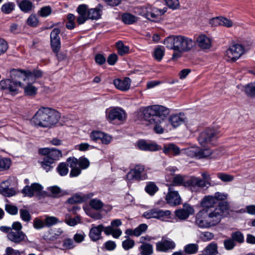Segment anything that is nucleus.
<instances>
[{
    "label": "nucleus",
    "mask_w": 255,
    "mask_h": 255,
    "mask_svg": "<svg viewBox=\"0 0 255 255\" xmlns=\"http://www.w3.org/2000/svg\"><path fill=\"white\" fill-rule=\"evenodd\" d=\"M144 120L153 126V131L157 134H162L169 122L172 127L176 128L185 122L186 117L183 113L173 114L168 119L167 117L170 110L163 106L155 105L140 108L139 112Z\"/></svg>",
    "instance_id": "nucleus-1"
},
{
    "label": "nucleus",
    "mask_w": 255,
    "mask_h": 255,
    "mask_svg": "<svg viewBox=\"0 0 255 255\" xmlns=\"http://www.w3.org/2000/svg\"><path fill=\"white\" fill-rule=\"evenodd\" d=\"M89 165L90 162L87 158L81 157L77 159L72 156L68 157L65 162L60 163L56 170L60 175L64 176L68 173V166H69L71 168L69 176L72 178L78 176L81 173L82 170L87 169Z\"/></svg>",
    "instance_id": "nucleus-2"
},
{
    "label": "nucleus",
    "mask_w": 255,
    "mask_h": 255,
    "mask_svg": "<svg viewBox=\"0 0 255 255\" xmlns=\"http://www.w3.org/2000/svg\"><path fill=\"white\" fill-rule=\"evenodd\" d=\"M22 79L24 81L27 79V70L19 68H12L9 70V78L0 81V87L2 90H6L13 94L19 93V87H22L23 84L18 81Z\"/></svg>",
    "instance_id": "nucleus-3"
},
{
    "label": "nucleus",
    "mask_w": 255,
    "mask_h": 255,
    "mask_svg": "<svg viewBox=\"0 0 255 255\" xmlns=\"http://www.w3.org/2000/svg\"><path fill=\"white\" fill-rule=\"evenodd\" d=\"M60 118V113L57 111L43 107L37 111L31 119L30 122L36 127L50 128L57 124Z\"/></svg>",
    "instance_id": "nucleus-4"
},
{
    "label": "nucleus",
    "mask_w": 255,
    "mask_h": 255,
    "mask_svg": "<svg viewBox=\"0 0 255 255\" xmlns=\"http://www.w3.org/2000/svg\"><path fill=\"white\" fill-rule=\"evenodd\" d=\"M217 202L212 195L206 196L201 202V206L203 208L201 211L212 214H219V217L224 218L227 217L230 213L229 203L227 201L220 202L217 206Z\"/></svg>",
    "instance_id": "nucleus-5"
},
{
    "label": "nucleus",
    "mask_w": 255,
    "mask_h": 255,
    "mask_svg": "<svg viewBox=\"0 0 255 255\" xmlns=\"http://www.w3.org/2000/svg\"><path fill=\"white\" fill-rule=\"evenodd\" d=\"M164 44L168 49L182 52L190 51L194 46L195 42L184 36L171 35L164 39Z\"/></svg>",
    "instance_id": "nucleus-6"
},
{
    "label": "nucleus",
    "mask_w": 255,
    "mask_h": 255,
    "mask_svg": "<svg viewBox=\"0 0 255 255\" xmlns=\"http://www.w3.org/2000/svg\"><path fill=\"white\" fill-rule=\"evenodd\" d=\"M103 6L99 3L96 7L88 9V6L83 4L79 5L77 11L79 14L77 18V22L78 24H83L87 20H98L100 18L102 15Z\"/></svg>",
    "instance_id": "nucleus-7"
},
{
    "label": "nucleus",
    "mask_w": 255,
    "mask_h": 255,
    "mask_svg": "<svg viewBox=\"0 0 255 255\" xmlns=\"http://www.w3.org/2000/svg\"><path fill=\"white\" fill-rule=\"evenodd\" d=\"M205 212L200 211L196 215V225L200 228H208L218 224L222 218L219 217V214Z\"/></svg>",
    "instance_id": "nucleus-8"
},
{
    "label": "nucleus",
    "mask_w": 255,
    "mask_h": 255,
    "mask_svg": "<svg viewBox=\"0 0 255 255\" xmlns=\"http://www.w3.org/2000/svg\"><path fill=\"white\" fill-rule=\"evenodd\" d=\"M147 178V169L142 164H136L127 174V180L128 181H139Z\"/></svg>",
    "instance_id": "nucleus-9"
},
{
    "label": "nucleus",
    "mask_w": 255,
    "mask_h": 255,
    "mask_svg": "<svg viewBox=\"0 0 255 255\" xmlns=\"http://www.w3.org/2000/svg\"><path fill=\"white\" fill-rule=\"evenodd\" d=\"M219 136V133L213 129H206L202 131L198 137V141L202 146L208 144H214L215 141Z\"/></svg>",
    "instance_id": "nucleus-10"
},
{
    "label": "nucleus",
    "mask_w": 255,
    "mask_h": 255,
    "mask_svg": "<svg viewBox=\"0 0 255 255\" xmlns=\"http://www.w3.org/2000/svg\"><path fill=\"white\" fill-rule=\"evenodd\" d=\"M171 212L169 210H163L154 208L148 210L143 213L142 216L147 219H156L162 221L170 218Z\"/></svg>",
    "instance_id": "nucleus-11"
},
{
    "label": "nucleus",
    "mask_w": 255,
    "mask_h": 255,
    "mask_svg": "<svg viewBox=\"0 0 255 255\" xmlns=\"http://www.w3.org/2000/svg\"><path fill=\"white\" fill-rule=\"evenodd\" d=\"M189 185V188L192 192H197L199 189L207 188L211 186V183L209 181H204L202 179L191 177L189 178V181L186 183Z\"/></svg>",
    "instance_id": "nucleus-12"
},
{
    "label": "nucleus",
    "mask_w": 255,
    "mask_h": 255,
    "mask_svg": "<svg viewBox=\"0 0 255 255\" xmlns=\"http://www.w3.org/2000/svg\"><path fill=\"white\" fill-rule=\"evenodd\" d=\"M122 225V222L120 219L113 220L111 225L105 227V234L107 235H112L113 238L118 239L122 234V231L120 229L115 228Z\"/></svg>",
    "instance_id": "nucleus-13"
},
{
    "label": "nucleus",
    "mask_w": 255,
    "mask_h": 255,
    "mask_svg": "<svg viewBox=\"0 0 255 255\" xmlns=\"http://www.w3.org/2000/svg\"><path fill=\"white\" fill-rule=\"evenodd\" d=\"M243 48L239 44H235L231 46L226 51V54L228 61H235L244 53Z\"/></svg>",
    "instance_id": "nucleus-14"
},
{
    "label": "nucleus",
    "mask_w": 255,
    "mask_h": 255,
    "mask_svg": "<svg viewBox=\"0 0 255 255\" xmlns=\"http://www.w3.org/2000/svg\"><path fill=\"white\" fill-rule=\"evenodd\" d=\"M91 139L94 141H100L102 144H109L113 139L110 134L99 130L92 131L90 135Z\"/></svg>",
    "instance_id": "nucleus-15"
},
{
    "label": "nucleus",
    "mask_w": 255,
    "mask_h": 255,
    "mask_svg": "<svg viewBox=\"0 0 255 255\" xmlns=\"http://www.w3.org/2000/svg\"><path fill=\"white\" fill-rule=\"evenodd\" d=\"M106 117L110 122L114 120L123 121L126 119V113L122 109L115 108L111 109H107L106 111Z\"/></svg>",
    "instance_id": "nucleus-16"
},
{
    "label": "nucleus",
    "mask_w": 255,
    "mask_h": 255,
    "mask_svg": "<svg viewBox=\"0 0 255 255\" xmlns=\"http://www.w3.org/2000/svg\"><path fill=\"white\" fill-rule=\"evenodd\" d=\"M43 189L41 185L38 183H33L30 186H25L21 191L24 196L32 197L35 195H38Z\"/></svg>",
    "instance_id": "nucleus-17"
},
{
    "label": "nucleus",
    "mask_w": 255,
    "mask_h": 255,
    "mask_svg": "<svg viewBox=\"0 0 255 255\" xmlns=\"http://www.w3.org/2000/svg\"><path fill=\"white\" fill-rule=\"evenodd\" d=\"M165 199L167 203L171 206L179 205L181 202V199L178 191L174 190L172 185L169 186L168 192Z\"/></svg>",
    "instance_id": "nucleus-18"
},
{
    "label": "nucleus",
    "mask_w": 255,
    "mask_h": 255,
    "mask_svg": "<svg viewBox=\"0 0 255 255\" xmlns=\"http://www.w3.org/2000/svg\"><path fill=\"white\" fill-rule=\"evenodd\" d=\"M63 231L61 228H54L50 230L43 237V239L48 243L54 242L59 238L65 237Z\"/></svg>",
    "instance_id": "nucleus-19"
},
{
    "label": "nucleus",
    "mask_w": 255,
    "mask_h": 255,
    "mask_svg": "<svg viewBox=\"0 0 255 255\" xmlns=\"http://www.w3.org/2000/svg\"><path fill=\"white\" fill-rule=\"evenodd\" d=\"M194 209L192 206L188 204H184L183 208L175 211L176 217L181 220L187 219L190 215L193 214Z\"/></svg>",
    "instance_id": "nucleus-20"
},
{
    "label": "nucleus",
    "mask_w": 255,
    "mask_h": 255,
    "mask_svg": "<svg viewBox=\"0 0 255 255\" xmlns=\"http://www.w3.org/2000/svg\"><path fill=\"white\" fill-rule=\"evenodd\" d=\"M8 239L16 244H20L27 241L26 234L23 232H14L12 231L7 235Z\"/></svg>",
    "instance_id": "nucleus-21"
},
{
    "label": "nucleus",
    "mask_w": 255,
    "mask_h": 255,
    "mask_svg": "<svg viewBox=\"0 0 255 255\" xmlns=\"http://www.w3.org/2000/svg\"><path fill=\"white\" fill-rule=\"evenodd\" d=\"M175 247V244L171 239H162L156 244V250L162 252H167L174 249Z\"/></svg>",
    "instance_id": "nucleus-22"
},
{
    "label": "nucleus",
    "mask_w": 255,
    "mask_h": 255,
    "mask_svg": "<svg viewBox=\"0 0 255 255\" xmlns=\"http://www.w3.org/2000/svg\"><path fill=\"white\" fill-rule=\"evenodd\" d=\"M105 227L104 225L100 224L98 226L92 225L89 232V237L93 242L97 241L102 238V232H105Z\"/></svg>",
    "instance_id": "nucleus-23"
},
{
    "label": "nucleus",
    "mask_w": 255,
    "mask_h": 255,
    "mask_svg": "<svg viewBox=\"0 0 255 255\" xmlns=\"http://www.w3.org/2000/svg\"><path fill=\"white\" fill-rule=\"evenodd\" d=\"M138 148L144 151H155L158 150V146L155 142L147 141L144 139L139 140L137 142Z\"/></svg>",
    "instance_id": "nucleus-24"
},
{
    "label": "nucleus",
    "mask_w": 255,
    "mask_h": 255,
    "mask_svg": "<svg viewBox=\"0 0 255 255\" xmlns=\"http://www.w3.org/2000/svg\"><path fill=\"white\" fill-rule=\"evenodd\" d=\"M93 196V193L76 194L72 197L69 198L67 201L69 203L72 204L77 203H82L91 198Z\"/></svg>",
    "instance_id": "nucleus-25"
},
{
    "label": "nucleus",
    "mask_w": 255,
    "mask_h": 255,
    "mask_svg": "<svg viewBox=\"0 0 255 255\" xmlns=\"http://www.w3.org/2000/svg\"><path fill=\"white\" fill-rule=\"evenodd\" d=\"M131 80L128 77H126L123 80L117 79L114 81L115 87L123 91H127L129 89Z\"/></svg>",
    "instance_id": "nucleus-26"
},
{
    "label": "nucleus",
    "mask_w": 255,
    "mask_h": 255,
    "mask_svg": "<svg viewBox=\"0 0 255 255\" xmlns=\"http://www.w3.org/2000/svg\"><path fill=\"white\" fill-rule=\"evenodd\" d=\"M17 3L20 9L24 13H28L34 9L35 6L30 0H21L20 2L17 1Z\"/></svg>",
    "instance_id": "nucleus-27"
},
{
    "label": "nucleus",
    "mask_w": 255,
    "mask_h": 255,
    "mask_svg": "<svg viewBox=\"0 0 255 255\" xmlns=\"http://www.w3.org/2000/svg\"><path fill=\"white\" fill-rule=\"evenodd\" d=\"M196 41L199 47L202 49H209L211 46V42L210 38L205 35H199L197 37Z\"/></svg>",
    "instance_id": "nucleus-28"
},
{
    "label": "nucleus",
    "mask_w": 255,
    "mask_h": 255,
    "mask_svg": "<svg viewBox=\"0 0 255 255\" xmlns=\"http://www.w3.org/2000/svg\"><path fill=\"white\" fill-rule=\"evenodd\" d=\"M189 181V178L180 174L175 175L172 180V184L173 186H183L189 188V185H187V183Z\"/></svg>",
    "instance_id": "nucleus-29"
},
{
    "label": "nucleus",
    "mask_w": 255,
    "mask_h": 255,
    "mask_svg": "<svg viewBox=\"0 0 255 255\" xmlns=\"http://www.w3.org/2000/svg\"><path fill=\"white\" fill-rule=\"evenodd\" d=\"M190 152H193L194 154L192 155L193 156H195L197 158H206L210 155H211L212 153V152L210 149H195V150H190Z\"/></svg>",
    "instance_id": "nucleus-30"
},
{
    "label": "nucleus",
    "mask_w": 255,
    "mask_h": 255,
    "mask_svg": "<svg viewBox=\"0 0 255 255\" xmlns=\"http://www.w3.org/2000/svg\"><path fill=\"white\" fill-rule=\"evenodd\" d=\"M54 163L53 158H50V156H45L40 164L42 168L47 172L53 168L52 164Z\"/></svg>",
    "instance_id": "nucleus-31"
},
{
    "label": "nucleus",
    "mask_w": 255,
    "mask_h": 255,
    "mask_svg": "<svg viewBox=\"0 0 255 255\" xmlns=\"http://www.w3.org/2000/svg\"><path fill=\"white\" fill-rule=\"evenodd\" d=\"M163 152L166 154L177 155L180 153V149L176 145L171 143L164 147Z\"/></svg>",
    "instance_id": "nucleus-32"
},
{
    "label": "nucleus",
    "mask_w": 255,
    "mask_h": 255,
    "mask_svg": "<svg viewBox=\"0 0 255 255\" xmlns=\"http://www.w3.org/2000/svg\"><path fill=\"white\" fill-rule=\"evenodd\" d=\"M121 19L122 21L126 24H132L137 20V17L129 13L123 14Z\"/></svg>",
    "instance_id": "nucleus-33"
},
{
    "label": "nucleus",
    "mask_w": 255,
    "mask_h": 255,
    "mask_svg": "<svg viewBox=\"0 0 255 255\" xmlns=\"http://www.w3.org/2000/svg\"><path fill=\"white\" fill-rule=\"evenodd\" d=\"M139 249L141 255H151L153 253V247L148 243L142 244Z\"/></svg>",
    "instance_id": "nucleus-34"
},
{
    "label": "nucleus",
    "mask_w": 255,
    "mask_h": 255,
    "mask_svg": "<svg viewBox=\"0 0 255 255\" xmlns=\"http://www.w3.org/2000/svg\"><path fill=\"white\" fill-rule=\"evenodd\" d=\"M24 89V94L27 96H33L37 94V89L32 83H28L26 86L21 87Z\"/></svg>",
    "instance_id": "nucleus-35"
},
{
    "label": "nucleus",
    "mask_w": 255,
    "mask_h": 255,
    "mask_svg": "<svg viewBox=\"0 0 255 255\" xmlns=\"http://www.w3.org/2000/svg\"><path fill=\"white\" fill-rule=\"evenodd\" d=\"M75 246V243L72 239L66 238L63 240L62 247H57V248L62 250H71L73 249Z\"/></svg>",
    "instance_id": "nucleus-36"
},
{
    "label": "nucleus",
    "mask_w": 255,
    "mask_h": 255,
    "mask_svg": "<svg viewBox=\"0 0 255 255\" xmlns=\"http://www.w3.org/2000/svg\"><path fill=\"white\" fill-rule=\"evenodd\" d=\"M198 248L197 244H189L184 246L183 251L185 254H195L198 252Z\"/></svg>",
    "instance_id": "nucleus-37"
},
{
    "label": "nucleus",
    "mask_w": 255,
    "mask_h": 255,
    "mask_svg": "<svg viewBox=\"0 0 255 255\" xmlns=\"http://www.w3.org/2000/svg\"><path fill=\"white\" fill-rule=\"evenodd\" d=\"M158 190V187L153 182H149L145 187L146 192L151 196L154 195Z\"/></svg>",
    "instance_id": "nucleus-38"
},
{
    "label": "nucleus",
    "mask_w": 255,
    "mask_h": 255,
    "mask_svg": "<svg viewBox=\"0 0 255 255\" xmlns=\"http://www.w3.org/2000/svg\"><path fill=\"white\" fill-rule=\"evenodd\" d=\"M116 46L119 55L123 56L128 52L129 47L125 45L122 41L117 42Z\"/></svg>",
    "instance_id": "nucleus-39"
},
{
    "label": "nucleus",
    "mask_w": 255,
    "mask_h": 255,
    "mask_svg": "<svg viewBox=\"0 0 255 255\" xmlns=\"http://www.w3.org/2000/svg\"><path fill=\"white\" fill-rule=\"evenodd\" d=\"M89 205L93 209L96 210H101L104 206L102 201L97 198L91 199L89 202Z\"/></svg>",
    "instance_id": "nucleus-40"
},
{
    "label": "nucleus",
    "mask_w": 255,
    "mask_h": 255,
    "mask_svg": "<svg viewBox=\"0 0 255 255\" xmlns=\"http://www.w3.org/2000/svg\"><path fill=\"white\" fill-rule=\"evenodd\" d=\"M26 23L28 25L35 27H37L39 23V20L35 14H31L28 17L26 20Z\"/></svg>",
    "instance_id": "nucleus-41"
},
{
    "label": "nucleus",
    "mask_w": 255,
    "mask_h": 255,
    "mask_svg": "<svg viewBox=\"0 0 255 255\" xmlns=\"http://www.w3.org/2000/svg\"><path fill=\"white\" fill-rule=\"evenodd\" d=\"M19 215L21 219L26 223H28L31 220V216L26 209H20Z\"/></svg>",
    "instance_id": "nucleus-42"
},
{
    "label": "nucleus",
    "mask_w": 255,
    "mask_h": 255,
    "mask_svg": "<svg viewBox=\"0 0 255 255\" xmlns=\"http://www.w3.org/2000/svg\"><path fill=\"white\" fill-rule=\"evenodd\" d=\"M50 45L53 52L55 53H58L61 48L60 39H50Z\"/></svg>",
    "instance_id": "nucleus-43"
},
{
    "label": "nucleus",
    "mask_w": 255,
    "mask_h": 255,
    "mask_svg": "<svg viewBox=\"0 0 255 255\" xmlns=\"http://www.w3.org/2000/svg\"><path fill=\"white\" fill-rule=\"evenodd\" d=\"M15 4L13 2H9L3 4L1 7V11L5 14L10 13L14 9Z\"/></svg>",
    "instance_id": "nucleus-44"
},
{
    "label": "nucleus",
    "mask_w": 255,
    "mask_h": 255,
    "mask_svg": "<svg viewBox=\"0 0 255 255\" xmlns=\"http://www.w3.org/2000/svg\"><path fill=\"white\" fill-rule=\"evenodd\" d=\"M205 253L207 255H215L218 253L217 245L215 243L210 244L205 249Z\"/></svg>",
    "instance_id": "nucleus-45"
},
{
    "label": "nucleus",
    "mask_w": 255,
    "mask_h": 255,
    "mask_svg": "<svg viewBox=\"0 0 255 255\" xmlns=\"http://www.w3.org/2000/svg\"><path fill=\"white\" fill-rule=\"evenodd\" d=\"M126 238H127V239L122 242V247L125 250L128 251L134 247L135 243L133 240L128 237L126 236Z\"/></svg>",
    "instance_id": "nucleus-46"
},
{
    "label": "nucleus",
    "mask_w": 255,
    "mask_h": 255,
    "mask_svg": "<svg viewBox=\"0 0 255 255\" xmlns=\"http://www.w3.org/2000/svg\"><path fill=\"white\" fill-rule=\"evenodd\" d=\"M52 12V8L50 6H45L41 7L38 11V14L42 17L49 16Z\"/></svg>",
    "instance_id": "nucleus-47"
},
{
    "label": "nucleus",
    "mask_w": 255,
    "mask_h": 255,
    "mask_svg": "<svg viewBox=\"0 0 255 255\" xmlns=\"http://www.w3.org/2000/svg\"><path fill=\"white\" fill-rule=\"evenodd\" d=\"M244 91L248 95H255V82L250 83L244 86Z\"/></svg>",
    "instance_id": "nucleus-48"
},
{
    "label": "nucleus",
    "mask_w": 255,
    "mask_h": 255,
    "mask_svg": "<svg viewBox=\"0 0 255 255\" xmlns=\"http://www.w3.org/2000/svg\"><path fill=\"white\" fill-rule=\"evenodd\" d=\"M164 55V50L161 47L156 48L154 51L153 56L157 61H160Z\"/></svg>",
    "instance_id": "nucleus-49"
},
{
    "label": "nucleus",
    "mask_w": 255,
    "mask_h": 255,
    "mask_svg": "<svg viewBox=\"0 0 255 255\" xmlns=\"http://www.w3.org/2000/svg\"><path fill=\"white\" fill-rule=\"evenodd\" d=\"M231 237L235 242H236L241 244L244 242V235L239 231L233 233L231 235Z\"/></svg>",
    "instance_id": "nucleus-50"
},
{
    "label": "nucleus",
    "mask_w": 255,
    "mask_h": 255,
    "mask_svg": "<svg viewBox=\"0 0 255 255\" xmlns=\"http://www.w3.org/2000/svg\"><path fill=\"white\" fill-rule=\"evenodd\" d=\"M47 156H50V158L53 159V161L58 159L59 157H62V152L60 150H58L56 148H52L50 150L49 155Z\"/></svg>",
    "instance_id": "nucleus-51"
},
{
    "label": "nucleus",
    "mask_w": 255,
    "mask_h": 255,
    "mask_svg": "<svg viewBox=\"0 0 255 255\" xmlns=\"http://www.w3.org/2000/svg\"><path fill=\"white\" fill-rule=\"evenodd\" d=\"M147 229V226L145 224H141L134 229V236L138 237Z\"/></svg>",
    "instance_id": "nucleus-52"
},
{
    "label": "nucleus",
    "mask_w": 255,
    "mask_h": 255,
    "mask_svg": "<svg viewBox=\"0 0 255 255\" xmlns=\"http://www.w3.org/2000/svg\"><path fill=\"white\" fill-rule=\"evenodd\" d=\"M45 226L50 227L59 222L58 219L53 216H48L45 219Z\"/></svg>",
    "instance_id": "nucleus-53"
},
{
    "label": "nucleus",
    "mask_w": 255,
    "mask_h": 255,
    "mask_svg": "<svg viewBox=\"0 0 255 255\" xmlns=\"http://www.w3.org/2000/svg\"><path fill=\"white\" fill-rule=\"evenodd\" d=\"M0 190L2 195L7 197L12 196L16 193L15 190L11 188L2 187Z\"/></svg>",
    "instance_id": "nucleus-54"
},
{
    "label": "nucleus",
    "mask_w": 255,
    "mask_h": 255,
    "mask_svg": "<svg viewBox=\"0 0 255 255\" xmlns=\"http://www.w3.org/2000/svg\"><path fill=\"white\" fill-rule=\"evenodd\" d=\"M213 197L215 198V200L217 203L218 201L223 202L225 201L226 199H227L228 197V194L221 193V192H216L214 195H212Z\"/></svg>",
    "instance_id": "nucleus-55"
},
{
    "label": "nucleus",
    "mask_w": 255,
    "mask_h": 255,
    "mask_svg": "<svg viewBox=\"0 0 255 255\" xmlns=\"http://www.w3.org/2000/svg\"><path fill=\"white\" fill-rule=\"evenodd\" d=\"M11 161L9 158H4L0 159V170L8 169L10 165Z\"/></svg>",
    "instance_id": "nucleus-56"
},
{
    "label": "nucleus",
    "mask_w": 255,
    "mask_h": 255,
    "mask_svg": "<svg viewBox=\"0 0 255 255\" xmlns=\"http://www.w3.org/2000/svg\"><path fill=\"white\" fill-rule=\"evenodd\" d=\"M43 73L40 70H33L32 71L30 70H27V79H29L30 77L33 76L35 78H39L42 76Z\"/></svg>",
    "instance_id": "nucleus-57"
},
{
    "label": "nucleus",
    "mask_w": 255,
    "mask_h": 255,
    "mask_svg": "<svg viewBox=\"0 0 255 255\" xmlns=\"http://www.w3.org/2000/svg\"><path fill=\"white\" fill-rule=\"evenodd\" d=\"M168 7L172 9H176L180 6L179 0H165Z\"/></svg>",
    "instance_id": "nucleus-58"
},
{
    "label": "nucleus",
    "mask_w": 255,
    "mask_h": 255,
    "mask_svg": "<svg viewBox=\"0 0 255 255\" xmlns=\"http://www.w3.org/2000/svg\"><path fill=\"white\" fill-rule=\"evenodd\" d=\"M224 245L227 250H231L235 247L236 243L232 239H228L224 241Z\"/></svg>",
    "instance_id": "nucleus-59"
},
{
    "label": "nucleus",
    "mask_w": 255,
    "mask_h": 255,
    "mask_svg": "<svg viewBox=\"0 0 255 255\" xmlns=\"http://www.w3.org/2000/svg\"><path fill=\"white\" fill-rule=\"evenodd\" d=\"M218 177L224 182L232 181L234 179V176L224 173H219Z\"/></svg>",
    "instance_id": "nucleus-60"
},
{
    "label": "nucleus",
    "mask_w": 255,
    "mask_h": 255,
    "mask_svg": "<svg viewBox=\"0 0 255 255\" xmlns=\"http://www.w3.org/2000/svg\"><path fill=\"white\" fill-rule=\"evenodd\" d=\"M5 210L11 215H16L18 213L17 207L10 204H6L5 205Z\"/></svg>",
    "instance_id": "nucleus-61"
},
{
    "label": "nucleus",
    "mask_w": 255,
    "mask_h": 255,
    "mask_svg": "<svg viewBox=\"0 0 255 255\" xmlns=\"http://www.w3.org/2000/svg\"><path fill=\"white\" fill-rule=\"evenodd\" d=\"M45 226V222L38 219L35 218L33 220V227L37 230L43 228Z\"/></svg>",
    "instance_id": "nucleus-62"
},
{
    "label": "nucleus",
    "mask_w": 255,
    "mask_h": 255,
    "mask_svg": "<svg viewBox=\"0 0 255 255\" xmlns=\"http://www.w3.org/2000/svg\"><path fill=\"white\" fill-rule=\"evenodd\" d=\"M95 61L99 65H103L106 61L105 56L101 54H97L95 56Z\"/></svg>",
    "instance_id": "nucleus-63"
},
{
    "label": "nucleus",
    "mask_w": 255,
    "mask_h": 255,
    "mask_svg": "<svg viewBox=\"0 0 255 255\" xmlns=\"http://www.w3.org/2000/svg\"><path fill=\"white\" fill-rule=\"evenodd\" d=\"M3 255H20V252L17 250H14L11 247H7L5 254Z\"/></svg>",
    "instance_id": "nucleus-64"
}]
</instances>
